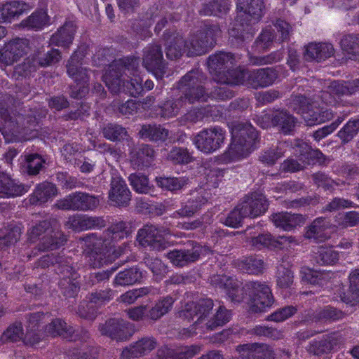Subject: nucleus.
Here are the masks:
<instances>
[{
	"mask_svg": "<svg viewBox=\"0 0 359 359\" xmlns=\"http://www.w3.org/2000/svg\"><path fill=\"white\" fill-rule=\"evenodd\" d=\"M128 233L127 224L120 221L111 225L102 236H97L95 233L85 236L84 252L88 257L89 264L93 268H100L121 256L126 246L124 245V247H118V250H114L111 254V243L124 238Z\"/></svg>",
	"mask_w": 359,
	"mask_h": 359,
	"instance_id": "1",
	"label": "nucleus"
},
{
	"mask_svg": "<svg viewBox=\"0 0 359 359\" xmlns=\"http://www.w3.org/2000/svg\"><path fill=\"white\" fill-rule=\"evenodd\" d=\"M231 132L232 142L224 154V158L236 161L246 158L255 149L254 145L258 138L257 131L247 121H233Z\"/></svg>",
	"mask_w": 359,
	"mask_h": 359,
	"instance_id": "2",
	"label": "nucleus"
},
{
	"mask_svg": "<svg viewBox=\"0 0 359 359\" xmlns=\"http://www.w3.org/2000/svg\"><path fill=\"white\" fill-rule=\"evenodd\" d=\"M269 203L266 197L259 192L245 196L242 201L225 217L224 224L233 227H239L245 217H257L268 209Z\"/></svg>",
	"mask_w": 359,
	"mask_h": 359,
	"instance_id": "3",
	"label": "nucleus"
},
{
	"mask_svg": "<svg viewBox=\"0 0 359 359\" xmlns=\"http://www.w3.org/2000/svg\"><path fill=\"white\" fill-rule=\"evenodd\" d=\"M234 61L235 58L230 53L219 52L210 55L208 66L212 79L221 84H240L242 72L233 68Z\"/></svg>",
	"mask_w": 359,
	"mask_h": 359,
	"instance_id": "4",
	"label": "nucleus"
},
{
	"mask_svg": "<svg viewBox=\"0 0 359 359\" xmlns=\"http://www.w3.org/2000/svg\"><path fill=\"white\" fill-rule=\"evenodd\" d=\"M140 58L136 57H126L114 61L103 76V81L112 93H116L120 89V83L123 74L134 76L138 74Z\"/></svg>",
	"mask_w": 359,
	"mask_h": 359,
	"instance_id": "5",
	"label": "nucleus"
},
{
	"mask_svg": "<svg viewBox=\"0 0 359 359\" xmlns=\"http://www.w3.org/2000/svg\"><path fill=\"white\" fill-rule=\"evenodd\" d=\"M204 80L203 72L198 69L189 72L182 78L179 82V89L182 92L180 97L185 100L186 104L208 100L209 92L204 86Z\"/></svg>",
	"mask_w": 359,
	"mask_h": 359,
	"instance_id": "6",
	"label": "nucleus"
},
{
	"mask_svg": "<svg viewBox=\"0 0 359 359\" xmlns=\"http://www.w3.org/2000/svg\"><path fill=\"white\" fill-rule=\"evenodd\" d=\"M83 55L78 51L74 53L67 65L68 75L75 81L76 84L71 86L69 95L74 99H81L89 91L88 82L89 69L82 67Z\"/></svg>",
	"mask_w": 359,
	"mask_h": 359,
	"instance_id": "7",
	"label": "nucleus"
},
{
	"mask_svg": "<svg viewBox=\"0 0 359 359\" xmlns=\"http://www.w3.org/2000/svg\"><path fill=\"white\" fill-rule=\"evenodd\" d=\"M221 34L217 25H205L200 31L191 34L185 41L188 56L201 55L212 49Z\"/></svg>",
	"mask_w": 359,
	"mask_h": 359,
	"instance_id": "8",
	"label": "nucleus"
},
{
	"mask_svg": "<svg viewBox=\"0 0 359 359\" xmlns=\"http://www.w3.org/2000/svg\"><path fill=\"white\" fill-rule=\"evenodd\" d=\"M294 149V154L301 163L292 158L285 160L282 164L283 170L285 172H297L309 165L314 164L316 162L321 163L325 161V155L319 149H313L309 144L303 140H295Z\"/></svg>",
	"mask_w": 359,
	"mask_h": 359,
	"instance_id": "9",
	"label": "nucleus"
},
{
	"mask_svg": "<svg viewBox=\"0 0 359 359\" xmlns=\"http://www.w3.org/2000/svg\"><path fill=\"white\" fill-rule=\"evenodd\" d=\"M213 306L214 302L211 299H201L196 302L187 303L180 312V316L189 321L194 320V327L192 330L199 328L205 332L208 327L207 323L210 320Z\"/></svg>",
	"mask_w": 359,
	"mask_h": 359,
	"instance_id": "10",
	"label": "nucleus"
},
{
	"mask_svg": "<svg viewBox=\"0 0 359 359\" xmlns=\"http://www.w3.org/2000/svg\"><path fill=\"white\" fill-rule=\"evenodd\" d=\"M264 4L263 0H238L237 9L240 11L237 22H241V27L235 29L241 30L238 32V38H243L245 30L248 32V27L257 22L263 15Z\"/></svg>",
	"mask_w": 359,
	"mask_h": 359,
	"instance_id": "11",
	"label": "nucleus"
},
{
	"mask_svg": "<svg viewBox=\"0 0 359 359\" xmlns=\"http://www.w3.org/2000/svg\"><path fill=\"white\" fill-rule=\"evenodd\" d=\"M100 205L99 196L83 191L73 192L57 200L55 206L62 210L93 211Z\"/></svg>",
	"mask_w": 359,
	"mask_h": 359,
	"instance_id": "12",
	"label": "nucleus"
},
{
	"mask_svg": "<svg viewBox=\"0 0 359 359\" xmlns=\"http://www.w3.org/2000/svg\"><path fill=\"white\" fill-rule=\"evenodd\" d=\"M226 131L219 126L204 128L194 138L196 148L204 154H212L224 143Z\"/></svg>",
	"mask_w": 359,
	"mask_h": 359,
	"instance_id": "13",
	"label": "nucleus"
},
{
	"mask_svg": "<svg viewBox=\"0 0 359 359\" xmlns=\"http://www.w3.org/2000/svg\"><path fill=\"white\" fill-rule=\"evenodd\" d=\"M170 233L168 228L147 224L138 230L137 241L143 247H149L152 250L161 251L167 247L164 236Z\"/></svg>",
	"mask_w": 359,
	"mask_h": 359,
	"instance_id": "14",
	"label": "nucleus"
},
{
	"mask_svg": "<svg viewBox=\"0 0 359 359\" xmlns=\"http://www.w3.org/2000/svg\"><path fill=\"white\" fill-rule=\"evenodd\" d=\"M250 290L249 303V312L251 313H258L264 312L266 308L270 307L273 298L269 287L259 282H250L248 284Z\"/></svg>",
	"mask_w": 359,
	"mask_h": 359,
	"instance_id": "15",
	"label": "nucleus"
},
{
	"mask_svg": "<svg viewBox=\"0 0 359 359\" xmlns=\"http://www.w3.org/2000/svg\"><path fill=\"white\" fill-rule=\"evenodd\" d=\"M142 65L154 74L157 79H161L167 73V64L163 59L161 46L149 44L143 50Z\"/></svg>",
	"mask_w": 359,
	"mask_h": 359,
	"instance_id": "16",
	"label": "nucleus"
},
{
	"mask_svg": "<svg viewBox=\"0 0 359 359\" xmlns=\"http://www.w3.org/2000/svg\"><path fill=\"white\" fill-rule=\"evenodd\" d=\"M242 72V81L254 88H266L275 83L278 77V71L273 67H265Z\"/></svg>",
	"mask_w": 359,
	"mask_h": 359,
	"instance_id": "17",
	"label": "nucleus"
},
{
	"mask_svg": "<svg viewBox=\"0 0 359 359\" xmlns=\"http://www.w3.org/2000/svg\"><path fill=\"white\" fill-rule=\"evenodd\" d=\"M206 249L198 243L191 241L186 248L167 252L166 257L173 265L183 267L198 261Z\"/></svg>",
	"mask_w": 359,
	"mask_h": 359,
	"instance_id": "18",
	"label": "nucleus"
},
{
	"mask_svg": "<svg viewBox=\"0 0 359 359\" xmlns=\"http://www.w3.org/2000/svg\"><path fill=\"white\" fill-rule=\"evenodd\" d=\"M29 50V41L26 39H15L6 43L0 49V66L12 65Z\"/></svg>",
	"mask_w": 359,
	"mask_h": 359,
	"instance_id": "19",
	"label": "nucleus"
},
{
	"mask_svg": "<svg viewBox=\"0 0 359 359\" xmlns=\"http://www.w3.org/2000/svg\"><path fill=\"white\" fill-rule=\"evenodd\" d=\"M99 329L102 335L117 341H126L133 334V325L122 319H109Z\"/></svg>",
	"mask_w": 359,
	"mask_h": 359,
	"instance_id": "20",
	"label": "nucleus"
},
{
	"mask_svg": "<svg viewBox=\"0 0 359 359\" xmlns=\"http://www.w3.org/2000/svg\"><path fill=\"white\" fill-rule=\"evenodd\" d=\"M109 201L111 205L116 207H126L131 201V192L126 182L119 176L111 177Z\"/></svg>",
	"mask_w": 359,
	"mask_h": 359,
	"instance_id": "21",
	"label": "nucleus"
},
{
	"mask_svg": "<svg viewBox=\"0 0 359 359\" xmlns=\"http://www.w3.org/2000/svg\"><path fill=\"white\" fill-rule=\"evenodd\" d=\"M75 329L71 325H68L62 319H53L48 325H46L45 333L46 336L57 337L60 336L70 341H76L77 339L86 340L89 337L88 332L86 330L82 331L83 336L79 337L75 333Z\"/></svg>",
	"mask_w": 359,
	"mask_h": 359,
	"instance_id": "22",
	"label": "nucleus"
},
{
	"mask_svg": "<svg viewBox=\"0 0 359 359\" xmlns=\"http://www.w3.org/2000/svg\"><path fill=\"white\" fill-rule=\"evenodd\" d=\"M58 275L60 276L58 285L63 295L67 298L74 297L80 289V285L78 281L79 274L73 264L67 265L65 269L59 271Z\"/></svg>",
	"mask_w": 359,
	"mask_h": 359,
	"instance_id": "23",
	"label": "nucleus"
},
{
	"mask_svg": "<svg viewBox=\"0 0 359 359\" xmlns=\"http://www.w3.org/2000/svg\"><path fill=\"white\" fill-rule=\"evenodd\" d=\"M239 356L233 359H274V353L266 344H245L237 347Z\"/></svg>",
	"mask_w": 359,
	"mask_h": 359,
	"instance_id": "24",
	"label": "nucleus"
},
{
	"mask_svg": "<svg viewBox=\"0 0 359 359\" xmlns=\"http://www.w3.org/2000/svg\"><path fill=\"white\" fill-rule=\"evenodd\" d=\"M35 4L32 1H11L0 4V22L11 21L25 12L32 9Z\"/></svg>",
	"mask_w": 359,
	"mask_h": 359,
	"instance_id": "25",
	"label": "nucleus"
},
{
	"mask_svg": "<svg viewBox=\"0 0 359 359\" xmlns=\"http://www.w3.org/2000/svg\"><path fill=\"white\" fill-rule=\"evenodd\" d=\"M48 313H32L27 316V327L25 334L24 343L27 345L34 346L39 343L41 339V334L39 332L40 323L46 321L48 318Z\"/></svg>",
	"mask_w": 359,
	"mask_h": 359,
	"instance_id": "26",
	"label": "nucleus"
},
{
	"mask_svg": "<svg viewBox=\"0 0 359 359\" xmlns=\"http://www.w3.org/2000/svg\"><path fill=\"white\" fill-rule=\"evenodd\" d=\"M210 282L216 287L226 289L227 295L232 301L240 302L242 299L240 283L233 278L224 274H217L211 277Z\"/></svg>",
	"mask_w": 359,
	"mask_h": 359,
	"instance_id": "27",
	"label": "nucleus"
},
{
	"mask_svg": "<svg viewBox=\"0 0 359 359\" xmlns=\"http://www.w3.org/2000/svg\"><path fill=\"white\" fill-rule=\"evenodd\" d=\"M157 345L156 339L153 337H144L129 347L125 348L121 353V358L130 359L145 355L154 350Z\"/></svg>",
	"mask_w": 359,
	"mask_h": 359,
	"instance_id": "28",
	"label": "nucleus"
},
{
	"mask_svg": "<svg viewBox=\"0 0 359 359\" xmlns=\"http://www.w3.org/2000/svg\"><path fill=\"white\" fill-rule=\"evenodd\" d=\"M166 42V55L170 60H175L187 51L185 41L182 36L175 31L166 30L163 34Z\"/></svg>",
	"mask_w": 359,
	"mask_h": 359,
	"instance_id": "29",
	"label": "nucleus"
},
{
	"mask_svg": "<svg viewBox=\"0 0 359 359\" xmlns=\"http://www.w3.org/2000/svg\"><path fill=\"white\" fill-rule=\"evenodd\" d=\"M154 150L148 144H141L130 152V160L135 168L142 169L149 167L154 161Z\"/></svg>",
	"mask_w": 359,
	"mask_h": 359,
	"instance_id": "30",
	"label": "nucleus"
},
{
	"mask_svg": "<svg viewBox=\"0 0 359 359\" xmlns=\"http://www.w3.org/2000/svg\"><path fill=\"white\" fill-rule=\"evenodd\" d=\"M211 198V194L207 191H200L198 196L189 199L183 204L173 215L175 217H185L193 216L203 205Z\"/></svg>",
	"mask_w": 359,
	"mask_h": 359,
	"instance_id": "31",
	"label": "nucleus"
},
{
	"mask_svg": "<svg viewBox=\"0 0 359 359\" xmlns=\"http://www.w3.org/2000/svg\"><path fill=\"white\" fill-rule=\"evenodd\" d=\"M334 53L331 43H311L306 47L304 58L307 61L321 62L332 56Z\"/></svg>",
	"mask_w": 359,
	"mask_h": 359,
	"instance_id": "32",
	"label": "nucleus"
},
{
	"mask_svg": "<svg viewBox=\"0 0 359 359\" xmlns=\"http://www.w3.org/2000/svg\"><path fill=\"white\" fill-rule=\"evenodd\" d=\"M57 194L56 186L48 182L37 184L34 192L29 196V203L32 205H41L52 200Z\"/></svg>",
	"mask_w": 359,
	"mask_h": 359,
	"instance_id": "33",
	"label": "nucleus"
},
{
	"mask_svg": "<svg viewBox=\"0 0 359 359\" xmlns=\"http://www.w3.org/2000/svg\"><path fill=\"white\" fill-rule=\"evenodd\" d=\"M50 42L46 48L44 46L37 49L32 57L38 67H46L58 62L61 60V52L58 49L50 48Z\"/></svg>",
	"mask_w": 359,
	"mask_h": 359,
	"instance_id": "34",
	"label": "nucleus"
},
{
	"mask_svg": "<svg viewBox=\"0 0 359 359\" xmlns=\"http://www.w3.org/2000/svg\"><path fill=\"white\" fill-rule=\"evenodd\" d=\"M330 227V219L327 217H320L313 221L305 233V237L313 239L317 242H322L329 238L327 232Z\"/></svg>",
	"mask_w": 359,
	"mask_h": 359,
	"instance_id": "35",
	"label": "nucleus"
},
{
	"mask_svg": "<svg viewBox=\"0 0 359 359\" xmlns=\"http://www.w3.org/2000/svg\"><path fill=\"white\" fill-rule=\"evenodd\" d=\"M26 192L27 189L25 185L15 182L8 175L0 172V197H15Z\"/></svg>",
	"mask_w": 359,
	"mask_h": 359,
	"instance_id": "36",
	"label": "nucleus"
},
{
	"mask_svg": "<svg viewBox=\"0 0 359 359\" xmlns=\"http://www.w3.org/2000/svg\"><path fill=\"white\" fill-rule=\"evenodd\" d=\"M271 219L276 226L285 231H291L304 222V218L302 215L287 212L276 213L272 215Z\"/></svg>",
	"mask_w": 359,
	"mask_h": 359,
	"instance_id": "37",
	"label": "nucleus"
},
{
	"mask_svg": "<svg viewBox=\"0 0 359 359\" xmlns=\"http://www.w3.org/2000/svg\"><path fill=\"white\" fill-rule=\"evenodd\" d=\"M69 264H74L72 259L62 253L48 254L43 255L37 261V266L43 269L53 266L57 274L59 271L65 269L67 265Z\"/></svg>",
	"mask_w": 359,
	"mask_h": 359,
	"instance_id": "38",
	"label": "nucleus"
},
{
	"mask_svg": "<svg viewBox=\"0 0 359 359\" xmlns=\"http://www.w3.org/2000/svg\"><path fill=\"white\" fill-rule=\"evenodd\" d=\"M71 226L77 230L101 229L106 226V222L102 217L78 215L69 219Z\"/></svg>",
	"mask_w": 359,
	"mask_h": 359,
	"instance_id": "39",
	"label": "nucleus"
},
{
	"mask_svg": "<svg viewBox=\"0 0 359 359\" xmlns=\"http://www.w3.org/2000/svg\"><path fill=\"white\" fill-rule=\"evenodd\" d=\"M76 32V26L72 22H66L50 39V44L68 47L72 43Z\"/></svg>",
	"mask_w": 359,
	"mask_h": 359,
	"instance_id": "40",
	"label": "nucleus"
},
{
	"mask_svg": "<svg viewBox=\"0 0 359 359\" xmlns=\"http://www.w3.org/2000/svg\"><path fill=\"white\" fill-rule=\"evenodd\" d=\"M273 126L278 127L285 135L290 134L295 127L297 119L285 109L273 111Z\"/></svg>",
	"mask_w": 359,
	"mask_h": 359,
	"instance_id": "41",
	"label": "nucleus"
},
{
	"mask_svg": "<svg viewBox=\"0 0 359 359\" xmlns=\"http://www.w3.org/2000/svg\"><path fill=\"white\" fill-rule=\"evenodd\" d=\"M139 135L142 138L151 142H162L167 140L169 130L159 124H144L139 131Z\"/></svg>",
	"mask_w": 359,
	"mask_h": 359,
	"instance_id": "42",
	"label": "nucleus"
},
{
	"mask_svg": "<svg viewBox=\"0 0 359 359\" xmlns=\"http://www.w3.org/2000/svg\"><path fill=\"white\" fill-rule=\"evenodd\" d=\"M58 226L56 219H46L39 222L32 226L27 231L28 239L30 242L34 243L37 240L41 241L43 236H46L54 232V229Z\"/></svg>",
	"mask_w": 359,
	"mask_h": 359,
	"instance_id": "43",
	"label": "nucleus"
},
{
	"mask_svg": "<svg viewBox=\"0 0 359 359\" xmlns=\"http://www.w3.org/2000/svg\"><path fill=\"white\" fill-rule=\"evenodd\" d=\"M66 241L65 235L58 230L57 226L54 232L41 238L37 248L40 251L53 250L63 245Z\"/></svg>",
	"mask_w": 359,
	"mask_h": 359,
	"instance_id": "44",
	"label": "nucleus"
},
{
	"mask_svg": "<svg viewBox=\"0 0 359 359\" xmlns=\"http://www.w3.org/2000/svg\"><path fill=\"white\" fill-rule=\"evenodd\" d=\"M314 102L311 98L307 97L303 95H292L289 107L296 112L297 114H301L304 120L305 121L304 115H311L313 111Z\"/></svg>",
	"mask_w": 359,
	"mask_h": 359,
	"instance_id": "45",
	"label": "nucleus"
},
{
	"mask_svg": "<svg viewBox=\"0 0 359 359\" xmlns=\"http://www.w3.org/2000/svg\"><path fill=\"white\" fill-rule=\"evenodd\" d=\"M28 29L39 31L50 24V17L44 9H39L32 13L22 22Z\"/></svg>",
	"mask_w": 359,
	"mask_h": 359,
	"instance_id": "46",
	"label": "nucleus"
},
{
	"mask_svg": "<svg viewBox=\"0 0 359 359\" xmlns=\"http://www.w3.org/2000/svg\"><path fill=\"white\" fill-rule=\"evenodd\" d=\"M142 278V271L137 267H131L118 272L116 274L113 283L115 286L132 285L137 283H140Z\"/></svg>",
	"mask_w": 359,
	"mask_h": 359,
	"instance_id": "47",
	"label": "nucleus"
},
{
	"mask_svg": "<svg viewBox=\"0 0 359 359\" xmlns=\"http://www.w3.org/2000/svg\"><path fill=\"white\" fill-rule=\"evenodd\" d=\"M220 112L217 107L208 105L204 107L194 108L183 116V119L189 123H195L205 117H217Z\"/></svg>",
	"mask_w": 359,
	"mask_h": 359,
	"instance_id": "48",
	"label": "nucleus"
},
{
	"mask_svg": "<svg viewBox=\"0 0 359 359\" xmlns=\"http://www.w3.org/2000/svg\"><path fill=\"white\" fill-rule=\"evenodd\" d=\"M238 268L249 274H259L264 269V260L258 255L243 257L238 261Z\"/></svg>",
	"mask_w": 359,
	"mask_h": 359,
	"instance_id": "49",
	"label": "nucleus"
},
{
	"mask_svg": "<svg viewBox=\"0 0 359 359\" xmlns=\"http://www.w3.org/2000/svg\"><path fill=\"white\" fill-rule=\"evenodd\" d=\"M130 79H126L121 77V83H120V89L116 93L123 92L132 97H137L141 95L143 91L142 79L140 75L128 76Z\"/></svg>",
	"mask_w": 359,
	"mask_h": 359,
	"instance_id": "50",
	"label": "nucleus"
},
{
	"mask_svg": "<svg viewBox=\"0 0 359 359\" xmlns=\"http://www.w3.org/2000/svg\"><path fill=\"white\" fill-rule=\"evenodd\" d=\"M329 89L334 95H351L359 90V79L348 81H334L330 84Z\"/></svg>",
	"mask_w": 359,
	"mask_h": 359,
	"instance_id": "51",
	"label": "nucleus"
},
{
	"mask_svg": "<svg viewBox=\"0 0 359 359\" xmlns=\"http://www.w3.org/2000/svg\"><path fill=\"white\" fill-rule=\"evenodd\" d=\"M174 302L175 299L169 295L161 298L149 310L147 317L153 320H158L171 310Z\"/></svg>",
	"mask_w": 359,
	"mask_h": 359,
	"instance_id": "52",
	"label": "nucleus"
},
{
	"mask_svg": "<svg viewBox=\"0 0 359 359\" xmlns=\"http://www.w3.org/2000/svg\"><path fill=\"white\" fill-rule=\"evenodd\" d=\"M21 228L17 224H9L0 231V248L15 243L20 238Z\"/></svg>",
	"mask_w": 359,
	"mask_h": 359,
	"instance_id": "53",
	"label": "nucleus"
},
{
	"mask_svg": "<svg viewBox=\"0 0 359 359\" xmlns=\"http://www.w3.org/2000/svg\"><path fill=\"white\" fill-rule=\"evenodd\" d=\"M115 291L111 288L95 290L88 294L87 307H92L93 304L97 309L109 303L115 296Z\"/></svg>",
	"mask_w": 359,
	"mask_h": 359,
	"instance_id": "54",
	"label": "nucleus"
},
{
	"mask_svg": "<svg viewBox=\"0 0 359 359\" xmlns=\"http://www.w3.org/2000/svg\"><path fill=\"white\" fill-rule=\"evenodd\" d=\"M288 147L289 144L287 142H280L276 148H269L261 153L259 158L264 163L273 165L284 155Z\"/></svg>",
	"mask_w": 359,
	"mask_h": 359,
	"instance_id": "55",
	"label": "nucleus"
},
{
	"mask_svg": "<svg viewBox=\"0 0 359 359\" xmlns=\"http://www.w3.org/2000/svg\"><path fill=\"white\" fill-rule=\"evenodd\" d=\"M189 180L185 177H156V185L163 189L177 191L182 189L188 184Z\"/></svg>",
	"mask_w": 359,
	"mask_h": 359,
	"instance_id": "56",
	"label": "nucleus"
},
{
	"mask_svg": "<svg viewBox=\"0 0 359 359\" xmlns=\"http://www.w3.org/2000/svg\"><path fill=\"white\" fill-rule=\"evenodd\" d=\"M250 244L255 250L279 248L281 243L270 233H262L250 238Z\"/></svg>",
	"mask_w": 359,
	"mask_h": 359,
	"instance_id": "57",
	"label": "nucleus"
},
{
	"mask_svg": "<svg viewBox=\"0 0 359 359\" xmlns=\"http://www.w3.org/2000/svg\"><path fill=\"white\" fill-rule=\"evenodd\" d=\"M185 105V100L181 97L168 100L161 107L159 114L164 118H172L176 116Z\"/></svg>",
	"mask_w": 359,
	"mask_h": 359,
	"instance_id": "58",
	"label": "nucleus"
},
{
	"mask_svg": "<svg viewBox=\"0 0 359 359\" xmlns=\"http://www.w3.org/2000/svg\"><path fill=\"white\" fill-rule=\"evenodd\" d=\"M102 134L107 140L118 142L124 140L128 136V131L119 124L109 123L104 126Z\"/></svg>",
	"mask_w": 359,
	"mask_h": 359,
	"instance_id": "59",
	"label": "nucleus"
},
{
	"mask_svg": "<svg viewBox=\"0 0 359 359\" xmlns=\"http://www.w3.org/2000/svg\"><path fill=\"white\" fill-rule=\"evenodd\" d=\"M230 311L224 306H219L215 313H212L210 320L207 323L206 330H214L217 327L223 326L230 320Z\"/></svg>",
	"mask_w": 359,
	"mask_h": 359,
	"instance_id": "60",
	"label": "nucleus"
},
{
	"mask_svg": "<svg viewBox=\"0 0 359 359\" xmlns=\"http://www.w3.org/2000/svg\"><path fill=\"white\" fill-rule=\"evenodd\" d=\"M343 317L344 313L340 310L327 306L316 313H313L312 316L309 317V320L311 321H334L341 319Z\"/></svg>",
	"mask_w": 359,
	"mask_h": 359,
	"instance_id": "61",
	"label": "nucleus"
},
{
	"mask_svg": "<svg viewBox=\"0 0 359 359\" xmlns=\"http://www.w3.org/2000/svg\"><path fill=\"white\" fill-rule=\"evenodd\" d=\"M229 9V4L227 1L213 0L205 4L200 13L205 15H219L226 13Z\"/></svg>",
	"mask_w": 359,
	"mask_h": 359,
	"instance_id": "62",
	"label": "nucleus"
},
{
	"mask_svg": "<svg viewBox=\"0 0 359 359\" xmlns=\"http://www.w3.org/2000/svg\"><path fill=\"white\" fill-rule=\"evenodd\" d=\"M350 287L349 291L351 296L347 297L344 294L341 297V300L346 303H351L352 302H359V269L351 271L349 275Z\"/></svg>",
	"mask_w": 359,
	"mask_h": 359,
	"instance_id": "63",
	"label": "nucleus"
},
{
	"mask_svg": "<svg viewBox=\"0 0 359 359\" xmlns=\"http://www.w3.org/2000/svg\"><path fill=\"white\" fill-rule=\"evenodd\" d=\"M316 259L320 265H331L339 259V254L332 248L320 246L316 252Z\"/></svg>",
	"mask_w": 359,
	"mask_h": 359,
	"instance_id": "64",
	"label": "nucleus"
}]
</instances>
